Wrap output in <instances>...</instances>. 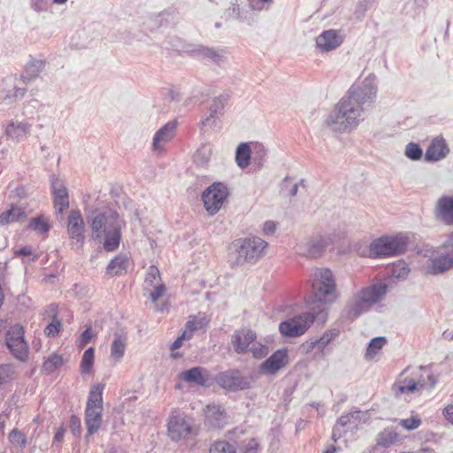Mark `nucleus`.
Masks as SVG:
<instances>
[{
	"label": "nucleus",
	"mask_w": 453,
	"mask_h": 453,
	"mask_svg": "<svg viewBox=\"0 0 453 453\" xmlns=\"http://www.w3.org/2000/svg\"><path fill=\"white\" fill-rule=\"evenodd\" d=\"M30 129L31 125L27 122L11 121L5 128V134L8 137L19 142L27 137Z\"/></svg>",
	"instance_id": "c85d7f7f"
},
{
	"label": "nucleus",
	"mask_w": 453,
	"mask_h": 453,
	"mask_svg": "<svg viewBox=\"0 0 453 453\" xmlns=\"http://www.w3.org/2000/svg\"><path fill=\"white\" fill-rule=\"evenodd\" d=\"M93 337V333H92V330L90 327L87 328L86 330H84L81 334V342L83 344H87L90 342V340L92 339Z\"/></svg>",
	"instance_id": "680f3d73"
},
{
	"label": "nucleus",
	"mask_w": 453,
	"mask_h": 453,
	"mask_svg": "<svg viewBox=\"0 0 453 453\" xmlns=\"http://www.w3.org/2000/svg\"><path fill=\"white\" fill-rule=\"evenodd\" d=\"M276 230V224L272 220H267L264 224L263 231L265 234H273Z\"/></svg>",
	"instance_id": "052dcab7"
},
{
	"label": "nucleus",
	"mask_w": 453,
	"mask_h": 453,
	"mask_svg": "<svg viewBox=\"0 0 453 453\" xmlns=\"http://www.w3.org/2000/svg\"><path fill=\"white\" fill-rule=\"evenodd\" d=\"M328 241L326 237L317 236L306 242H301L297 246L299 254L307 257H319L328 245Z\"/></svg>",
	"instance_id": "dca6fc26"
},
{
	"label": "nucleus",
	"mask_w": 453,
	"mask_h": 453,
	"mask_svg": "<svg viewBox=\"0 0 453 453\" xmlns=\"http://www.w3.org/2000/svg\"><path fill=\"white\" fill-rule=\"evenodd\" d=\"M210 453H235V449L229 442L217 441L211 446Z\"/></svg>",
	"instance_id": "37998d69"
},
{
	"label": "nucleus",
	"mask_w": 453,
	"mask_h": 453,
	"mask_svg": "<svg viewBox=\"0 0 453 453\" xmlns=\"http://www.w3.org/2000/svg\"><path fill=\"white\" fill-rule=\"evenodd\" d=\"M409 273L410 269L407 264L403 261H399L398 263L394 264L391 270L392 277L397 280L405 279Z\"/></svg>",
	"instance_id": "a19ab883"
},
{
	"label": "nucleus",
	"mask_w": 453,
	"mask_h": 453,
	"mask_svg": "<svg viewBox=\"0 0 453 453\" xmlns=\"http://www.w3.org/2000/svg\"><path fill=\"white\" fill-rule=\"evenodd\" d=\"M165 291V287L164 284H159L158 286L155 287V290L150 293V296L152 302H156L157 299H159L164 292Z\"/></svg>",
	"instance_id": "5fc2aeb1"
},
{
	"label": "nucleus",
	"mask_w": 453,
	"mask_h": 453,
	"mask_svg": "<svg viewBox=\"0 0 453 453\" xmlns=\"http://www.w3.org/2000/svg\"><path fill=\"white\" fill-rule=\"evenodd\" d=\"M451 268H453V251L433 259L431 265L427 267V273L437 275Z\"/></svg>",
	"instance_id": "393cba45"
},
{
	"label": "nucleus",
	"mask_w": 453,
	"mask_h": 453,
	"mask_svg": "<svg viewBox=\"0 0 453 453\" xmlns=\"http://www.w3.org/2000/svg\"><path fill=\"white\" fill-rule=\"evenodd\" d=\"M251 158V150L249 143H241L235 152V162L241 169L249 166Z\"/></svg>",
	"instance_id": "473e14b6"
},
{
	"label": "nucleus",
	"mask_w": 453,
	"mask_h": 453,
	"mask_svg": "<svg viewBox=\"0 0 453 453\" xmlns=\"http://www.w3.org/2000/svg\"><path fill=\"white\" fill-rule=\"evenodd\" d=\"M335 335L336 333L327 331L320 338L316 339L318 349L320 351H323L324 349L328 345V343L334 339Z\"/></svg>",
	"instance_id": "de8ad7c7"
},
{
	"label": "nucleus",
	"mask_w": 453,
	"mask_h": 453,
	"mask_svg": "<svg viewBox=\"0 0 453 453\" xmlns=\"http://www.w3.org/2000/svg\"><path fill=\"white\" fill-rule=\"evenodd\" d=\"M26 213L23 209L12 206L11 209L4 211L0 215V225L4 226L12 222H16L21 218H25Z\"/></svg>",
	"instance_id": "72a5a7b5"
},
{
	"label": "nucleus",
	"mask_w": 453,
	"mask_h": 453,
	"mask_svg": "<svg viewBox=\"0 0 453 453\" xmlns=\"http://www.w3.org/2000/svg\"><path fill=\"white\" fill-rule=\"evenodd\" d=\"M103 410H94L86 407L85 410V424L87 427V435H93L98 431L102 424Z\"/></svg>",
	"instance_id": "cd10ccee"
},
{
	"label": "nucleus",
	"mask_w": 453,
	"mask_h": 453,
	"mask_svg": "<svg viewBox=\"0 0 453 453\" xmlns=\"http://www.w3.org/2000/svg\"><path fill=\"white\" fill-rule=\"evenodd\" d=\"M425 386L420 381H416L411 378H404L402 381L396 382L393 385V390L396 397H400L403 394H411L418 391Z\"/></svg>",
	"instance_id": "c756f323"
},
{
	"label": "nucleus",
	"mask_w": 453,
	"mask_h": 453,
	"mask_svg": "<svg viewBox=\"0 0 453 453\" xmlns=\"http://www.w3.org/2000/svg\"><path fill=\"white\" fill-rule=\"evenodd\" d=\"M28 227L39 234H46L50 229L48 219L43 215L32 218Z\"/></svg>",
	"instance_id": "c9c22d12"
},
{
	"label": "nucleus",
	"mask_w": 453,
	"mask_h": 453,
	"mask_svg": "<svg viewBox=\"0 0 453 453\" xmlns=\"http://www.w3.org/2000/svg\"><path fill=\"white\" fill-rule=\"evenodd\" d=\"M343 40L336 30L324 31L316 39L317 47L322 51H330L338 48Z\"/></svg>",
	"instance_id": "4be33fe9"
},
{
	"label": "nucleus",
	"mask_w": 453,
	"mask_h": 453,
	"mask_svg": "<svg viewBox=\"0 0 453 453\" xmlns=\"http://www.w3.org/2000/svg\"><path fill=\"white\" fill-rule=\"evenodd\" d=\"M315 348H318L316 339L307 341L301 345V349L305 354L311 353Z\"/></svg>",
	"instance_id": "4d7b16f0"
},
{
	"label": "nucleus",
	"mask_w": 453,
	"mask_h": 453,
	"mask_svg": "<svg viewBox=\"0 0 453 453\" xmlns=\"http://www.w3.org/2000/svg\"><path fill=\"white\" fill-rule=\"evenodd\" d=\"M256 338L257 335L253 331L242 329L234 333L231 342L237 354H244Z\"/></svg>",
	"instance_id": "412c9836"
},
{
	"label": "nucleus",
	"mask_w": 453,
	"mask_h": 453,
	"mask_svg": "<svg viewBox=\"0 0 453 453\" xmlns=\"http://www.w3.org/2000/svg\"><path fill=\"white\" fill-rule=\"evenodd\" d=\"M194 421L180 412L173 413L167 424L168 435L172 441H179L193 432Z\"/></svg>",
	"instance_id": "9b49d317"
},
{
	"label": "nucleus",
	"mask_w": 453,
	"mask_h": 453,
	"mask_svg": "<svg viewBox=\"0 0 453 453\" xmlns=\"http://www.w3.org/2000/svg\"><path fill=\"white\" fill-rule=\"evenodd\" d=\"M85 224L81 213L78 210H72L68 216L67 232L69 236L81 245L84 242Z\"/></svg>",
	"instance_id": "f3484780"
},
{
	"label": "nucleus",
	"mask_w": 453,
	"mask_h": 453,
	"mask_svg": "<svg viewBox=\"0 0 453 453\" xmlns=\"http://www.w3.org/2000/svg\"><path fill=\"white\" fill-rule=\"evenodd\" d=\"M326 320V311L322 306H309L307 311L280 322L279 331L286 337H299L306 333L312 323L323 325Z\"/></svg>",
	"instance_id": "39448f33"
},
{
	"label": "nucleus",
	"mask_w": 453,
	"mask_h": 453,
	"mask_svg": "<svg viewBox=\"0 0 453 453\" xmlns=\"http://www.w3.org/2000/svg\"><path fill=\"white\" fill-rule=\"evenodd\" d=\"M16 101V98L13 96V91L9 90L7 92L0 91V104H12Z\"/></svg>",
	"instance_id": "864d4df0"
},
{
	"label": "nucleus",
	"mask_w": 453,
	"mask_h": 453,
	"mask_svg": "<svg viewBox=\"0 0 453 453\" xmlns=\"http://www.w3.org/2000/svg\"><path fill=\"white\" fill-rule=\"evenodd\" d=\"M63 363L64 360L62 356L57 353H53L44 360L42 366V371L46 374H50L61 367Z\"/></svg>",
	"instance_id": "f704fd0d"
},
{
	"label": "nucleus",
	"mask_w": 453,
	"mask_h": 453,
	"mask_svg": "<svg viewBox=\"0 0 453 453\" xmlns=\"http://www.w3.org/2000/svg\"><path fill=\"white\" fill-rule=\"evenodd\" d=\"M103 385H94L89 392L86 407H90L94 410H103Z\"/></svg>",
	"instance_id": "2f4dec72"
},
{
	"label": "nucleus",
	"mask_w": 453,
	"mask_h": 453,
	"mask_svg": "<svg viewBox=\"0 0 453 453\" xmlns=\"http://www.w3.org/2000/svg\"><path fill=\"white\" fill-rule=\"evenodd\" d=\"M70 429L74 435H80L81 431V420L74 415L70 418Z\"/></svg>",
	"instance_id": "603ef678"
},
{
	"label": "nucleus",
	"mask_w": 453,
	"mask_h": 453,
	"mask_svg": "<svg viewBox=\"0 0 453 453\" xmlns=\"http://www.w3.org/2000/svg\"><path fill=\"white\" fill-rule=\"evenodd\" d=\"M409 238L403 234L386 235L372 241L369 246V257L383 258L399 256L407 250Z\"/></svg>",
	"instance_id": "0eeeda50"
},
{
	"label": "nucleus",
	"mask_w": 453,
	"mask_h": 453,
	"mask_svg": "<svg viewBox=\"0 0 453 453\" xmlns=\"http://www.w3.org/2000/svg\"><path fill=\"white\" fill-rule=\"evenodd\" d=\"M225 410L218 404H209L205 410V421L211 427H221L226 424Z\"/></svg>",
	"instance_id": "b1692460"
},
{
	"label": "nucleus",
	"mask_w": 453,
	"mask_h": 453,
	"mask_svg": "<svg viewBox=\"0 0 453 453\" xmlns=\"http://www.w3.org/2000/svg\"><path fill=\"white\" fill-rule=\"evenodd\" d=\"M228 196L227 187L221 182H214L202 194L204 208L209 214H216Z\"/></svg>",
	"instance_id": "1a4fd4ad"
},
{
	"label": "nucleus",
	"mask_w": 453,
	"mask_h": 453,
	"mask_svg": "<svg viewBox=\"0 0 453 453\" xmlns=\"http://www.w3.org/2000/svg\"><path fill=\"white\" fill-rule=\"evenodd\" d=\"M31 8L37 12H45L48 9V1L47 0H30Z\"/></svg>",
	"instance_id": "8fccbe9b"
},
{
	"label": "nucleus",
	"mask_w": 453,
	"mask_h": 453,
	"mask_svg": "<svg viewBox=\"0 0 453 453\" xmlns=\"http://www.w3.org/2000/svg\"><path fill=\"white\" fill-rule=\"evenodd\" d=\"M388 292V284L379 282L361 288L347 303L342 317L354 321L371 307L384 299Z\"/></svg>",
	"instance_id": "7ed1b4c3"
},
{
	"label": "nucleus",
	"mask_w": 453,
	"mask_h": 453,
	"mask_svg": "<svg viewBox=\"0 0 453 453\" xmlns=\"http://www.w3.org/2000/svg\"><path fill=\"white\" fill-rule=\"evenodd\" d=\"M387 340L385 337L378 336L372 338L368 343L365 357L366 358H372L380 349L386 344Z\"/></svg>",
	"instance_id": "e433bc0d"
},
{
	"label": "nucleus",
	"mask_w": 453,
	"mask_h": 453,
	"mask_svg": "<svg viewBox=\"0 0 453 453\" xmlns=\"http://www.w3.org/2000/svg\"><path fill=\"white\" fill-rule=\"evenodd\" d=\"M95 351L93 348L86 349L82 355L81 371L82 373H88L94 364Z\"/></svg>",
	"instance_id": "4c0bfd02"
},
{
	"label": "nucleus",
	"mask_w": 453,
	"mask_h": 453,
	"mask_svg": "<svg viewBox=\"0 0 453 453\" xmlns=\"http://www.w3.org/2000/svg\"><path fill=\"white\" fill-rule=\"evenodd\" d=\"M376 75L370 73L360 83L352 85L326 119L332 130L349 132L364 119V112L377 96Z\"/></svg>",
	"instance_id": "f257e3e1"
},
{
	"label": "nucleus",
	"mask_w": 453,
	"mask_h": 453,
	"mask_svg": "<svg viewBox=\"0 0 453 453\" xmlns=\"http://www.w3.org/2000/svg\"><path fill=\"white\" fill-rule=\"evenodd\" d=\"M288 363V350L286 349H280L260 365L259 372L265 375H274Z\"/></svg>",
	"instance_id": "2eb2a0df"
},
{
	"label": "nucleus",
	"mask_w": 453,
	"mask_h": 453,
	"mask_svg": "<svg viewBox=\"0 0 453 453\" xmlns=\"http://www.w3.org/2000/svg\"><path fill=\"white\" fill-rule=\"evenodd\" d=\"M158 279H160V273L158 269L153 265L150 266L148 273L146 274L145 283L148 286L152 287Z\"/></svg>",
	"instance_id": "49530a36"
},
{
	"label": "nucleus",
	"mask_w": 453,
	"mask_h": 453,
	"mask_svg": "<svg viewBox=\"0 0 453 453\" xmlns=\"http://www.w3.org/2000/svg\"><path fill=\"white\" fill-rule=\"evenodd\" d=\"M32 255H33V251H32L31 247H29V246L21 247L20 249L14 251L15 257H28V256H32Z\"/></svg>",
	"instance_id": "13d9d810"
},
{
	"label": "nucleus",
	"mask_w": 453,
	"mask_h": 453,
	"mask_svg": "<svg viewBox=\"0 0 453 453\" xmlns=\"http://www.w3.org/2000/svg\"><path fill=\"white\" fill-rule=\"evenodd\" d=\"M313 277V300L310 306H322L327 317L328 304L334 303L338 297L334 273L328 268H317Z\"/></svg>",
	"instance_id": "20e7f679"
},
{
	"label": "nucleus",
	"mask_w": 453,
	"mask_h": 453,
	"mask_svg": "<svg viewBox=\"0 0 453 453\" xmlns=\"http://www.w3.org/2000/svg\"><path fill=\"white\" fill-rule=\"evenodd\" d=\"M180 379L188 383H195L202 387H210L211 384L208 371L199 366L182 372L180 374Z\"/></svg>",
	"instance_id": "6ab92c4d"
},
{
	"label": "nucleus",
	"mask_w": 453,
	"mask_h": 453,
	"mask_svg": "<svg viewBox=\"0 0 453 453\" xmlns=\"http://www.w3.org/2000/svg\"><path fill=\"white\" fill-rule=\"evenodd\" d=\"M360 414H361V411H355L353 412H350L349 414H346V415H342L338 419H337V422H336V425L337 427L339 426H346L348 424H350L353 420V423L356 424V421L357 419H359V417H360Z\"/></svg>",
	"instance_id": "c03bdc74"
},
{
	"label": "nucleus",
	"mask_w": 453,
	"mask_h": 453,
	"mask_svg": "<svg viewBox=\"0 0 453 453\" xmlns=\"http://www.w3.org/2000/svg\"><path fill=\"white\" fill-rule=\"evenodd\" d=\"M250 350L256 358H261L267 354V349L264 345H259L258 347L253 346Z\"/></svg>",
	"instance_id": "6e6d98bb"
},
{
	"label": "nucleus",
	"mask_w": 453,
	"mask_h": 453,
	"mask_svg": "<svg viewBox=\"0 0 453 453\" xmlns=\"http://www.w3.org/2000/svg\"><path fill=\"white\" fill-rule=\"evenodd\" d=\"M226 51L222 49L216 50L214 48H209L203 45L197 46L193 50V54L196 57L211 60V62L220 65L224 61Z\"/></svg>",
	"instance_id": "a878e982"
},
{
	"label": "nucleus",
	"mask_w": 453,
	"mask_h": 453,
	"mask_svg": "<svg viewBox=\"0 0 453 453\" xmlns=\"http://www.w3.org/2000/svg\"><path fill=\"white\" fill-rule=\"evenodd\" d=\"M230 97L231 93L225 91L212 99L209 107V116L201 121L202 128L206 129L216 127L218 115L223 114L225 105L227 104Z\"/></svg>",
	"instance_id": "ddd939ff"
},
{
	"label": "nucleus",
	"mask_w": 453,
	"mask_h": 453,
	"mask_svg": "<svg viewBox=\"0 0 453 453\" xmlns=\"http://www.w3.org/2000/svg\"><path fill=\"white\" fill-rule=\"evenodd\" d=\"M12 91H13V96L16 98V100H18V99H21L24 97V96L27 93V88L15 87Z\"/></svg>",
	"instance_id": "0e129e2a"
},
{
	"label": "nucleus",
	"mask_w": 453,
	"mask_h": 453,
	"mask_svg": "<svg viewBox=\"0 0 453 453\" xmlns=\"http://www.w3.org/2000/svg\"><path fill=\"white\" fill-rule=\"evenodd\" d=\"M44 67V60L31 58L25 65L23 73L19 75V80L23 83L28 84L39 77Z\"/></svg>",
	"instance_id": "5701e85b"
},
{
	"label": "nucleus",
	"mask_w": 453,
	"mask_h": 453,
	"mask_svg": "<svg viewBox=\"0 0 453 453\" xmlns=\"http://www.w3.org/2000/svg\"><path fill=\"white\" fill-rule=\"evenodd\" d=\"M434 215L440 223L453 226V194L443 195L435 203Z\"/></svg>",
	"instance_id": "4468645a"
},
{
	"label": "nucleus",
	"mask_w": 453,
	"mask_h": 453,
	"mask_svg": "<svg viewBox=\"0 0 453 453\" xmlns=\"http://www.w3.org/2000/svg\"><path fill=\"white\" fill-rule=\"evenodd\" d=\"M9 441L12 446L23 449L27 444V437L21 431L14 428L11 431L8 436Z\"/></svg>",
	"instance_id": "58836bf2"
},
{
	"label": "nucleus",
	"mask_w": 453,
	"mask_h": 453,
	"mask_svg": "<svg viewBox=\"0 0 453 453\" xmlns=\"http://www.w3.org/2000/svg\"><path fill=\"white\" fill-rule=\"evenodd\" d=\"M442 414L446 420L453 425V405L449 404L446 406L442 411Z\"/></svg>",
	"instance_id": "bf43d9fd"
},
{
	"label": "nucleus",
	"mask_w": 453,
	"mask_h": 453,
	"mask_svg": "<svg viewBox=\"0 0 453 453\" xmlns=\"http://www.w3.org/2000/svg\"><path fill=\"white\" fill-rule=\"evenodd\" d=\"M64 435H65V430L62 428H59L54 435L53 443L61 442L64 438Z\"/></svg>",
	"instance_id": "338daca9"
},
{
	"label": "nucleus",
	"mask_w": 453,
	"mask_h": 453,
	"mask_svg": "<svg viewBox=\"0 0 453 453\" xmlns=\"http://www.w3.org/2000/svg\"><path fill=\"white\" fill-rule=\"evenodd\" d=\"M267 245L265 241L256 236L234 240L231 244L234 251L232 265L239 266L245 263L255 264L264 256Z\"/></svg>",
	"instance_id": "423d86ee"
},
{
	"label": "nucleus",
	"mask_w": 453,
	"mask_h": 453,
	"mask_svg": "<svg viewBox=\"0 0 453 453\" xmlns=\"http://www.w3.org/2000/svg\"><path fill=\"white\" fill-rule=\"evenodd\" d=\"M127 338L125 334L120 333L114 334V339L111 346V356L116 361H119L126 350Z\"/></svg>",
	"instance_id": "7c9ffc66"
},
{
	"label": "nucleus",
	"mask_w": 453,
	"mask_h": 453,
	"mask_svg": "<svg viewBox=\"0 0 453 453\" xmlns=\"http://www.w3.org/2000/svg\"><path fill=\"white\" fill-rule=\"evenodd\" d=\"M51 194L56 212L62 214L69 207V196L64 181L52 174L50 176Z\"/></svg>",
	"instance_id": "f8f14e48"
},
{
	"label": "nucleus",
	"mask_w": 453,
	"mask_h": 453,
	"mask_svg": "<svg viewBox=\"0 0 453 453\" xmlns=\"http://www.w3.org/2000/svg\"><path fill=\"white\" fill-rule=\"evenodd\" d=\"M88 222L92 239L103 242L104 250L112 252L119 247L122 220L117 211L95 210L88 218Z\"/></svg>",
	"instance_id": "f03ea898"
},
{
	"label": "nucleus",
	"mask_w": 453,
	"mask_h": 453,
	"mask_svg": "<svg viewBox=\"0 0 453 453\" xmlns=\"http://www.w3.org/2000/svg\"><path fill=\"white\" fill-rule=\"evenodd\" d=\"M129 265V259L127 255L119 253L115 256L106 267V274L119 276L127 273Z\"/></svg>",
	"instance_id": "bb28decb"
},
{
	"label": "nucleus",
	"mask_w": 453,
	"mask_h": 453,
	"mask_svg": "<svg viewBox=\"0 0 453 453\" xmlns=\"http://www.w3.org/2000/svg\"><path fill=\"white\" fill-rule=\"evenodd\" d=\"M216 380L220 387L229 391L250 389L254 384L253 376H244L236 369L227 370L219 373Z\"/></svg>",
	"instance_id": "6e6552de"
},
{
	"label": "nucleus",
	"mask_w": 453,
	"mask_h": 453,
	"mask_svg": "<svg viewBox=\"0 0 453 453\" xmlns=\"http://www.w3.org/2000/svg\"><path fill=\"white\" fill-rule=\"evenodd\" d=\"M397 438V434L395 432L389 430H384L379 434L378 436V445L381 447H388L390 446Z\"/></svg>",
	"instance_id": "79ce46f5"
},
{
	"label": "nucleus",
	"mask_w": 453,
	"mask_h": 453,
	"mask_svg": "<svg viewBox=\"0 0 453 453\" xmlns=\"http://www.w3.org/2000/svg\"><path fill=\"white\" fill-rule=\"evenodd\" d=\"M210 157V149L206 145H203L199 148L196 153V159H201V162H206Z\"/></svg>",
	"instance_id": "3c124183"
},
{
	"label": "nucleus",
	"mask_w": 453,
	"mask_h": 453,
	"mask_svg": "<svg viewBox=\"0 0 453 453\" xmlns=\"http://www.w3.org/2000/svg\"><path fill=\"white\" fill-rule=\"evenodd\" d=\"M5 344L17 359L24 361L27 358L28 347L24 338V328L20 325L16 324L9 328Z\"/></svg>",
	"instance_id": "9d476101"
},
{
	"label": "nucleus",
	"mask_w": 453,
	"mask_h": 453,
	"mask_svg": "<svg viewBox=\"0 0 453 453\" xmlns=\"http://www.w3.org/2000/svg\"><path fill=\"white\" fill-rule=\"evenodd\" d=\"M371 7H372L371 4L364 3V1H361L357 6V12L364 15Z\"/></svg>",
	"instance_id": "69168bd1"
},
{
	"label": "nucleus",
	"mask_w": 453,
	"mask_h": 453,
	"mask_svg": "<svg viewBox=\"0 0 453 453\" xmlns=\"http://www.w3.org/2000/svg\"><path fill=\"white\" fill-rule=\"evenodd\" d=\"M449 149L443 138H434L429 144L424 155L426 162H438L445 158Z\"/></svg>",
	"instance_id": "aec40b11"
},
{
	"label": "nucleus",
	"mask_w": 453,
	"mask_h": 453,
	"mask_svg": "<svg viewBox=\"0 0 453 453\" xmlns=\"http://www.w3.org/2000/svg\"><path fill=\"white\" fill-rule=\"evenodd\" d=\"M299 186H303V188L305 187L304 185V180H300V181L298 183H296L290 189L289 191V195L291 196H295L296 194H297V189H298V187Z\"/></svg>",
	"instance_id": "774afa93"
},
{
	"label": "nucleus",
	"mask_w": 453,
	"mask_h": 453,
	"mask_svg": "<svg viewBox=\"0 0 453 453\" xmlns=\"http://www.w3.org/2000/svg\"><path fill=\"white\" fill-rule=\"evenodd\" d=\"M61 328V323L58 320L50 322L45 328V334L48 336H56Z\"/></svg>",
	"instance_id": "09e8293b"
},
{
	"label": "nucleus",
	"mask_w": 453,
	"mask_h": 453,
	"mask_svg": "<svg viewBox=\"0 0 453 453\" xmlns=\"http://www.w3.org/2000/svg\"><path fill=\"white\" fill-rule=\"evenodd\" d=\"M257 446L258 444L254 439L250 440L248 445L246 446L244 453H256Z\"/></svg>",
	"instance_id": "e2e57ef3"
},
{
	"label": "nucleus",
	"mask_w": 453,
	"mask_h": 453,
	"mask_svg": "<svg viewBox=\"0 0 453 453\" xmlns=\"http://www.w3.org/2000/svg\"><path fill=\"white\" fill-rule=\"evenodd\" d=\"M400 425L406 430H414L421 425V419L418 417H411L400 420Z\"/></svg>",
	"instance_id": "a18cd8bd"
},
{
	"label": "nucleus",
	"mask_w": 453,
	"mask_h": 453,
	"mask_svg": "<svg viewBox=\"0 0 453 453\" xmlns=\"http://www.w3.org/2000/svg\"><path fill=\"white\" fill-rule=\"evenodd\" d=\"M177 125V120H172L165 124L156 132L152 141L153 150L157 151L163 150L165 145L173 138Z\"/></svg>",
	"instance_id": "a211bd4d"
},
{
	"label": "nucleus",
	"mask_w": 453,
	"mask_h": 453,
	"mask_svg": "<svg viewBox=\"0 0 453 453\" xmlns=\"http://www.w3.org/2000/svg\"><path fill=\"white\" fill-rule=\"evenodd\" d=\"M404 154L409 159L412 161H418L422 158L423 150L418 143L409 142L406 145Z\"/></svg>",
	"instance_id": "ea45409f"
}]
</instances>
